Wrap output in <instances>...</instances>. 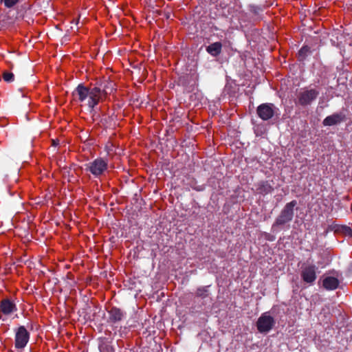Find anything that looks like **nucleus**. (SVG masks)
I'll use <instances>...</instances> for the list:
<instances>
[{"label":"nucleus","mask_w":352,"mask_h":352,"mask_svg":"<svg viewBox=\"0 0 352 352\" xmlns=\"http://www.w3.org/2000/svg\"><path fill=\"white\" fill-rule=\"evenodd\" d=\"M345 120V115L343 113H336L326 117L322 124L324 126H333L340 124Z\"/></svg>","instance_id":"1a4fd4ad"},{"label":"nucleus","mask_w":352,"mask_h":352,"mask_svg":"<svg viewBox=\"0 0 352 352\" xmlns=\"http://www.w3.org/2000/svg\"><path fill=\"white\" fill-rule=\"evenodd\" d=\"M319 91L315 89H302L297 94L296 104L306 106L314 101L318 96Z\"/></svg>","instance_id":"20e7f679"},{"label":"nucleus","mask_w":352,"mask_h":352,"mask_svg":"<svg viewBox=\"0 0 352 352\" xmlns=\"http://www.w3.org/2000/svg\"><path fill=\"white\" fill-rule=\"evenodd\" d=\"M296 204L297 201L296 200H293L285 206L280 214L276 219L275 222L272 225L273 229L277 226L289 223L292 220L294 217V208Z\"/></svg>","instance_id":"f03ea898"},{"label":"nucleus","mask_w":352,"mask_h":352,"mask_svg":"<svg viewBox=\"0 0 352 352\" xmlns=\"http://www.w3.org/2000/svg\"><path fill=\"white\" fill-rule=\"evenodd\" d=\"M30 340V333L24 326H20L15 330L14 347L17 350H23Z\"/></svg>","instance_id":"39448f33"},{"label":"nucleus","mask_w":352,"mask_h":352,"mask_svg":"<svg viewBox=\"0 0 352 352\" xmlns=\"http://www.w3.org/2000/svg\"><path fill=\"white\" fill-rule=\"evenodd\" d=\"M17 310L16 305L9 299H3L0 302V311L8 316Z\"/></svg>","instance_id":"9d476101"},{"label":"nucleus","mask_w":352,"mask_h":352,"mask_svg":"<svg viewBox=\"0 0 352 352\" xmlns=\"http://www.w3.org/2000/svg\"><path fill=\"white\" fill-rule=\"evenodd\" d=\"M275 320L268 312L263 314L258 319L256 322L257 329L260 333H267L274 326Z\"/></svg>","instance_id":"423d86ee"},{"label":"nucleus","mask_w":352,"mask_h":352,"mask_svg":"<svg viewBox=\"0 0 352 352\" xmlns=\"http://www.w3.org/2000/svg\"><path fill=\"white\" fill-rule=\"evenodd\" d=\"M322 285L327 290H334L338 287L339 280L335 277L327 276L323 279Z\"/></svg>","instance_id":"9b49d317"},{"label":"nucleus","mask_w":352,"mask_h":352,"mask_svg":"<svg viewBox=\"0 0 352 352\" xmlns=\"http://www.w3.org/2000/svg\"><path fill=\"white\" fill-rule=\"evenodd\" d=\"M278 109L272 103H263L260 104L256 109L257 115L263 120H268L272 118Z\"/></svg>","instance_id":"0eeeda50"},{"label":"nucleus","mask_w":352,"mask_h":352,"mask_svg":"<svg viewBox=\"0 0 352 352\" xmlns=\"http://www.w3.org/2000/svg\"><path fill=\"white\" fill-rule=\"evenodd\" d=\"M108 168V162L101 157L96 158L86 164V170L89 171L94 176L98 177L104 173Z\"/></svg>","instance_id":"7ed1b4c3"},{"label":"nucleus","mask_w":352,"mask_h":352,"mask_svg":"<svg viewBox=\"0 0 352 352\" xmlns=\"http://www.w3.org/2000/svg\"><path fill=\"white\" fill-rule=\"evenodd\" d=\"M316 270L315 265H307L303 267L300 273L303 281L312 285L316 279Z\"/></svg>","instance_id":"6e6552de"},{"label":"nucleus","mask_w":352,"mask_h":352,"mask_svg":"<svg viewBox=\"0 0 352 352\" xmlns=\"http://www.w3.org/2000/svg\"><path fill=\"white\" fill-rule=\"evenodd\" d=\"M206 290L205 289H199L197 292V294L199 296H204V292H206Z\"/></svg>","instance_id":"a211bd4d"},{"label":"nucleus","mask_w":352,"mask_h":352,"mask_svg":"<svg viewBox=\"0 0 352 352\" xmlns=\"http://www.w3.org/2000/svg\"><path fill=\"white\" fill-rule=\"evenodd\" d=\"M309 52V47H307V46L302 47L298 52V58L300 60L304 59Z\"/></svg>","instance_id":"2eb2a0df"},{"label":"nucleus","mask_w":352,"mask_h":352,"mask_svg":"<svg viewBox=\"0 0 352 352\" xmlns=\"http://www.w3.org/2000/svg\"><path fill=\"white\" fill-rule=\"evenodd\" d=\"M107 94V87L104 89L96 86L89 87L82 84L78 85L72 92L74 100L90 113L94 111L96 106L105 99Z\"/></svg>","instance_id":"f257e3e1"},{"label":"nucleus","mask_w":352,"mask_h":352,"mask_svg":"<svg viewBox=\"0 0 352 352\" xmlns=\"http://www.w3.org/2000/svg\"><path fill=\"white\" fill-rule=\"evenodd\" d=\"M124 317L123 312L118 308L113 307L109 311V318L111 321L116 322L120 321Z\"/></svg>","instance_id":"ddd939ff"},{"label":"nucleus","mask_w":352,"mask_h":352,"mask_svg":"<svg viewBox=\"0 0 352 352\" xmlns=\"http://www.w3.org/2000/svg\"><path fill=\"white\" fill-rule=\"evenodd\" d=\"M18 1H19V0H3L4 5L7 8H12Z\"/></svg>","instance_id":"f3484780"},{"label":"nucleus","mask_w":352,"mask_h":352,"mask_svg":"<svg viewBox=\"0 0 352 352\" xmlns=\"http://www.w3.org/2000/svg\"><path fill=\"white\" fill-rule=\"evenodd\" d=\"M3 80L6 82H12L14 80V74L11 72H4L3 74Z\"/></svg>","instance_id":"dca6fc26"},{"label":"nucleus","mask_w":352,"mask_h":352,"mask_svg":"<svg viewBox=\"0 0 352 352\" xmlns=\"http://www.w3.org/2000/svg\"><path fill=\"white\" fill-rule=\"evenodd\" d=\"M222 45L220 42H215L206 48V51L212 56H217L221 52Z\"/></svg>","instance_id":"f8f14e48"},{"label":"nucleus","mask_w":352,"mask_h":352,"mask_svg":"<svg viewBox=\"0 0 352 352\" xmlns=\"http://www.w3.org/2000/svg\"><path fill=\"white\" fill-rule=\"evenodd\" d=\"M99 350L100 352H113V349L110 343L106 339H102L99 344Z\"/></svg>","instance_id":"4468645a"}]
</instances>
